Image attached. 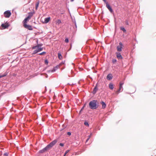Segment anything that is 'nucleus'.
Wrapping results in <instances>:
<instances>
[{"label": "nucleus", "mask_w": 156, "mask_h": 156, "mask_svg": "<svg viewBox=\"0 0 156 156\" xmlns=\"http://www.w3.org/2000/svg\"><path fill=\"white\" fill-rule=\"evenodd\" d=\"M74 23L75 25V27H74L73 28L74 29L75 28V29L73 31V34L74 35L77 31V26L76 23V22L75 18L74 17Z\"/></svg>", "instance_id": "nucleus-11"}, {"label": "nucleus", "mask_w": 156, "mask_h": 156, "mask_svg": "<svg viewBox=\"0 0 156 156\" xmlns=\"http://www.w3.org/2000/svg\"><path fill=\"white\" fill-rule=\"evenodd\" d=\"M45 89L47 91V87H46V86L45 87Z\"/></svg>", "instance_id": "nucleus-53"}, {"label": "nucleus", "mask_w": 156, "mask_h": 156, "mask_svg": "<svg viewBox=\"0 0 156 156\" xmlns=\"http://www.w3.org/2000/svg\"><path fill=\"white\" fill-rule=\"evenodd\" d=\"M66 126H64V125H62V129H60V131H62L63 129H65L66 128Z\"/></svg>", "instance_id": "nucleus-35"}, {"label": "nucleus", "mask_w": 156, "mask_h": 156, "mask_svg": "<svg viewBox=\"0 0 156 156\" xmlns=\"http://www.w3.org/2000/svg\"><path fill=\"white\" fill-rule=\"evenodd\" d=\"M74 0H70V1L71 2H73Z\"/></svg>", "instance_id": "nucleus-52"}, {"label": "nucleus", "mask_w": 156, "mask_h": 156, "mask_svg": "<svg viewBox=\"0 0 156 156\" xmlns=\"http://www.w3.org/2000/svg\"><path fill=\"white\" fill-rule=\"evenodd\" d=\"M56 21H57V23H58V24H60V23H61V20L60 19H58Z\"/></svg>", "instance_id": "nucleus-34"}, {"label": "nucleus", "mask_w": 156, "mask_h": 156, "mask_svg": "<svg viewBox=\"0 0 156 156\" xmlns=\"http://www.w3.org/2000/svg\"><path fill=\"white\" fill-rule=\"evenodd\" d=\"M59 65H57L54 67L52 69L53 72H55L59 68Z\"/></svg>", "instance_id": "nucleus-22"}, {"label": "nucleus", "mask_w": 156, "mask_h": 156, "mask_svg": "<svg viewBox=\"0 0 156 156\" xmlns=\"http://www.w3.org/2000/svg\"><path fill=\"white\" fill-rule=\"evenodd\" d=\"M43 33V32H41V33H40L39 32H37V33H35V34L36 35H37V34H42V33Z\"/></svg>", "instance_id": "nucleus-45"}, {"label": "nucleus", "mask_w": 156, "mask_h": 156, "mask_svg": "<svg viewBox=\"0 0 156 156\" xmlns=\"http://www.w3.org/2000/svg\"><path fill=\"white\" fill-rule=\"evenodd\" d=\"M33 27L34 28H35V29H36V27Z\"/></svg>", "instance_id": "nucleus-56"}, {"label": "nucleus", "mask_w": 156, "mask_h": 156, "mask_svg": "<svg viewBox=\"0 0 156 156\" xmlns=\"http://www.w3.org/2000/svg\"><path fill=\"white\" fill-rule=\"evenodd\" d=\"M10 25L9 23L7 22L5 23H2L1 25L2 29H7L9 26Z\"/></svg>", "instance_id": "nucleus-6"}, {"label": "nucleus", "mask_w": 156, "mask_h": 156, "mask_svg": "<svg viewBox=\"0 0 156 156\" xmlns=\"http://www.w3.org/2000/svg\"><path fill=\"white\" fill-rule=\"evenodd\" d=\"M4 15L5 18H9L11 15V11L9 10H7L5 11L4 13Z\"/></svg>", "instance_id": "nucleus-4"}, {"label": "nucleus", "mask_w": 156, "mask_h": 156, "mask_svg": "<svg viewBox=\"0 0 156 156\" xmlns=\"http://www.w3.org/2000/svg\"><path fill=\"white\" fill-rule=\"evenodd\" d=\"M99 106V103L96 100H93L89 103V107L91 109L94 110L97 108Z\"/></svg>", "instance_id": "nucleus-1"}, {"label": "nucleus", "mask_w": 156, "mask_h": 156, "mask_svg": "<svg viewBox=\"0 0 156 156\" xmlns=\"http://www.w3.org/2000/svg\"><path fill=\"white\" fill-rule=\"evenodd\" d=\"M8 155H9V153L7 152L3 154L4 156H8Z\"/></svg>", "instance_id": "nucleus-41"}, {"label": "nucleus", "mask_w": 156, "mask_h": 156, "mask_svg": "<svg viewBox=\"0 0 156 156\" xmlns=\"http://www.w3.org/2000/svg\"><path fill=\"white\" fill-rule=\"evenodd\" d=\"M47 72L48 73H50V72H51V73H54V72H53V70H52H52H48L47 71Z\"/></svg>", "instance_id": "nucleus-40"}, {"label": "nucleus", "mask_w": 156, "mask_h": 156, "mask_svg": "<svg viewBox=\"0 0 156 156\" xmlns=\"http://www.w3.org/2000/svg\"><path fill=\"white\" fill-rule=\"evenodd\" d=\"M78 9H79V8H81V9H83V8H82V7H78Z\"/></svg>", "instance_id": "nucleus-55"}, {"label": "nucleus", "mask_w": 156, "mask_h": 156, "mask_svg": "<svg viewBox=\"0 0 156 156\" xmlns=\"http://www.w3.org/2000/svg\"><path fill=\"white\" fill-rule=\"evenodd\" d=\"M84 124L87 126L89 127V124L87 120H85L84 121Z\"/></svg>", "instance_id": "nucleus-23"}, {"label": "nucleus", "mask_w": 156, "mask_h": 156, "mask_svg": "<svg viewBox=\"0 0 156 156\" xmlns=\"http://www.w3.org/2000/svg\"><path fill=\"white\" fill-rule=\"evenodd\" d=\"M26 41L25 42V44H26Z\"/></svg>", "instance_id": "nucleus-59"}, {"label": "nucleus", "mask_w": 156, "mask_h": 156, "mask_svg": "<svg viewBox=\"0 0 156 156\" xmlns=\"http://www.w3.org/2000/svg\"><path fill=\"white\" fill-rule=\"evenodd\" d=\"M68 10H69V14H70V17H71V20H72V22H73V23H74V19H73V17H72V16H71V13H70V11H69V8H68ZM74 17L75 18V17H74Z\"/></svg>", "instance_id": "nucleus-29"}, {"label": "nucleus", "mask_w": 156, "mask_h": 156, "mask_svg": "<svg viewBox=\"0 0 156 156\" xmlns=\"http://www.w3.org/2000/svg\"><path fill=\"white\" fill-rule=\"evenodd\" d=\"M70 45H71V48H70V49H71V48H72V43H70Z\"/></svg>", "instance_id": "nucleus-49"}, {"label": "nucleus", "mask_w": 156, "mask_h": 156, "mask_svg": "<svg viewBox=\"0 0 156 156\" xmlns=\"http://www.w3.org/2000/svg\"><path fill=\"white\" fill-rule=\"evenodd\" d=\"M45 152V151H44V148L42 149L39 150L38 153V154H42L43 153H44Z\"/></svg>", "instance_id": "nucleus-26"}, {"label": "nucleus", "mask_w": 156, "mask_h": 156, "mask_svg": "<svg viewBox=\"0 0 156 156\" xmlns=\"http://www.w3.org/2000/svg\"><path fill=\"white\" fill-rule=\"evenodd\" d=\"M86 106V104L85 103V104H84L83 105V106L81 108L80 110L79 111V115H81L82 112L83 111V110L84 109V108Z\"/></svg>", "instance_id": "nucleus-18"}, {"label": "nucleus", "mask_w": 156, "mask_h": 156, "mask_svg": "<svg viewBox=\"0 0 156 156\" xmlns=\"http://www.w3.org/2000/svg\"><path fill=\"white\" fill-rule=\"evenodd\" d=\"M67 134L69 135V136H70L71 135V132H68L67 133Z\"/></svg>", "instance_id": "nucleus-42"}, {"label": "nucleus", "mask_w": 156, "mask_h": 156, "mask_svg": "<svg viewBox=\"0 0 156 156\" xmlns=\"http://www.w3.org/2000/svg\"><path fill=\"white\" fill-rule=\"evenodd\" d=\"M120 52L118 51L115 52L116 57L119 59H122L123 58V57L121 55Z\"/></svg>", "instance_id": "nucleus-10"}, {"label": "nucleus", "mask_w": 156, "mask_h": 156, "mask_svg": "<svg viewBox=\"0 0 156 156\" xmlns=\"http://www.w3.org/2000/svg\"><path fill=\"white\" fill-rule=\"evenodd\" d=\"M30 19V18L28 17V16H27L26 17H25L23 21V25L25 24H27L28 21Z\"/></svg>", "instance_id": "nucleus-13"}, {"label": "nucleus", "mask_w": 156, "mask_h": 156, "mask_svg": "<svg viewBox=\"0 0 156 156\" xmlns=\"http://www.w3.org/2000/svg\"><path fill=\"white\" fill-rule=\"evenodd\" d=\"M58 58L60 60H61L62 59L63 57L62 55L61 52L60 51H59L58 53Z\"/></svg>", "instance_id": "nucleus-17"}, {"label": "nucleus", "mask_w": 156, "mask_h": 156, "mask_svg": "<svg viewBox=\"0 0 156 156\" xmlns=\"http://www.w3.org/2000/svg\"><path fill=\"white\" fill-rule=\"evenodd\" d=\"M125 24H126V25H127V26L129 25L128 20H125Z\"/></svg>", "instance_id": "nucleus-36"}, {"label": "nucleus", "mask_w": 156, "mask_h": 156, "mask_svg": "<svg viewBox=\"0 0 156 156\" xmlns=\"http://www.w3.org/2000/svg\"><path fill=\"white\" fill-rule=\"evenodd\" d=\"M44 49L43 47H40V48H38L35 49L34 50L33 53H32V55H35L37 53L40 52L42 51Z\"/></svg>", "instance_id": "nucleus-7"}, {"label": "nucleus", "mask_w": 156, "mask_h": 156, "mask_svg": "<svg viewBox=\"0 0 156 156\" xmlns=\"http://www.w3.org/2000/svg\"><path fill=\"white\" fill-rule=\"evenodd\" d=\"M69 150H67L65 153L64 155H65V156H66V154H67V153H68L69 151Z\"/></svg>", "instance_id": "nucleus-43"}, {"label": "nucleus", "mask_w": 156, "mask_h": 156, "mask_svg": "<svg viewBox=\"0 0 156 156\" xmlns=\"http://www.w3.org/2000/svg\"><path fill=\"white\" fill-rule=\"evenodd\" d=\"M43 44L42 43H38L37 44V48H40V47H41L43 46Z\"/></svg>", "instance_id": "nucleus-27"}, {"label": "nucleus", "mask_w": 156, "mask_h": 156, "mask_svg": "<svg viewBox=\"0 0 156 156\" xmlns=\"http://www.w3.org/2000/svg\"><path fill=\"white\" fill-rule=\"evenodd\" d=\"M44 62L45 64L48 65V61L47 59H46L44 60Z\"/></svg>", "instance_id": "nucleus-31"}, {"label": "nucleus", "mask_w": 156, "mask_h": 156, "mask_svg": "<svg viewBox=\"0 0 156 156\" xmlns=\"http://www.w3.org/2000/svg\"><path fill=\"white\" fill-rule=\"evenodd\" d=\"M123 45L121 42L119 43V45L117 46L116 48L118 51L121 52L122 51Z\"/></svg>", "instance_id": "nucleus-5"}, {"label": "nucleus", "mask_w": 156, "mask_h": 156, "mask_svg": "<svg viewBox=\"0 0 156 156\" xmlns=\"http://www.w3.org/2000/svg\"><path fill=\"white\" fill-rule=\"evenodd\" d=\"M25 100H27V98H25Z\"/></svg>", "instance_id": "nucleus-51"}, {"label": "nucleus", "mask_w": 156, "mask_h": 156, "mask_svg": "<svg viewBox=\"0 0 156 156\" xmlns=\"http://www.w3.org/2000/svg\"><path fill=\"white\" fill-rule=\"evenodd\" d=\"M57 141V139H55L44 148L45 152H46L51 149L56 144Z\"/></svg>", "instance_id": "nucleus-2"}, {"label": "nucleus", "mask_w": 156, "mask_h": 156, "mask_svg": "<svg viewBox=\"0 0 156 156\" xmlns=\"http://www.w3.org/2000/svg\"><path fill=\"white\" fill-rule=\"evenodd\" d=\"M23 26L25 28L29 30H33L32 26L29 24H25L23 25Z\"/></svg>", "instance_id": "nucleus-8"}, {"label": "nucleus", "mask_w": 156, "mask_h": 156, "mask_svg": "<svg viewBox=\"0 0 156 156\" xmlns=\"http://www.w3.org/2000/svg\"><path fill=\"white\" fill-rule=\"evenodd\" d=\"M110 89L111 90H113L114 88L113 84L112 83H110L108 85Z\"/></svg>", "instance_id": "nucleus-20"}, {"label": "nucleus", "mask_w": 156, "mask_h": 156, "mask_svg": "<svg viewBox=\"0 0 156 156\" xmlns=\"http://www.w3.org/2000/svg\"><path fill=\"white\" fill-rule=\"evenodd\" d=\"M65 61H62L61 62L59 65H61L62 64H65Z\"/></svg>", "instance_id": "nucleus-44"}, {"label": "nucleus", "mask_w": 156, "mask_h": 156, "mask_svg": "<svg viewBox=\"0 0 156 156\" xmlns=\"http://www.w3.org/2000/svg\"><path fill=\"white\" fill-rule=\"evenodd\" d=\"M51 19V17L50 16L45 18L44 19V21L43 23H48L50 21Z\"/></svg>", "instance_id": "nucleus-15"}, {"label": "nucleus", "mask_w": 156, "mask_h": 156, "mask_svg": "<svg viewBox=\"0 0 156 156\" xmlns=\"http://www.w3.org/2000/svg\"><path fill=\"white\" fill-rule=\"evenodd\" d=\"M101 104L102 105V108L104 109L106 107V103L104 102L103 101H101L100 102Z\"/></svg>", "instance_id": "nucleus-16"}, {"label": "nucleus", "mask_w": 156, "mask_h": 156, "mask_svg": "<svg viewBox=\"0 0 156 156\" xmlns=\"http://www.w3.org/2000/svg\"><path fill=\"white\" fill-rule=\"evenodd\" d=\"M71 72H72V73L73 72V71H72V70H71Z\"/></svg>", "instance_id": "nucleus-57"}, {"label": "nucleus", "mask_w": 156, "mask_h": 156, "mask_svg": "<svg viewBox=\"0 0 156 156\" xmlns=\"http://www.w3.org/2000/svg\"><path fill=\"white\" fill-rule=\"evenodd\" d=\"M63 156H65V155H64Z\"/></svg>", "instance_id": "nucleus-61"}, {"label": "nucleus", "mask_w": 156, "mask_h": 156, "mask_svg": "<svg viewBox=\"0 0 156 156\" xmlns=\"http://www.w3.org/2000/svg\"><path fill=\"white\" fill-rule=\"evenodd\" d=\"M123 87H121L119 86V89L115 91V92L116 94L117 95L120 92L122 91L123 90Z\"/></svg>", "instance_id": "nucleus-12"}, {"label": "nucleus", "mask_w": 156, "mask_h": 156, "mask_svg": "<svg viewBox=\"0 0 156 156\" xmlns=\"http://www.w3.org/2000/svg\"><path fill=\"white\" fill-rule=\"evenodd\" d=\"M91 136H90V135H89L88 136V138H89V139H90V137H91Z\"/></svg>", "instance_id": "nucleus-50"}, {"label": "nucleus", "mask_w": 156, "mask_h": 156, "mask_svg": "<svg viewBox=\"0 0 156 156\" xmlns=\"http://www.w3.org/2000/svg\"><path fill=\"white\" fill-rule=\"evenodd\" d=\"M8 73L6 72L4 73H3L0 74V78H2L3 77H5L7 76Z\"/></svg>", "instance_id": "nucleus-19"}, {"label": "nucleus", "mask_w": 156, "mask_h": 156, "mask_svg": "<svg viewBox=\"0 0 156 156\" xmlns=\"http://www.w3.org/2000/svg\"><path fill=\"white\" fill-rule=\"evenodd\" d=\"M34 13V12H30L28 13V15L27 16L28 17L31 18L32 16H33V14Z\"/></svg>", "instance_id": "nucleus-21"}, {"label": "nucleus", "mask_w": 156, "mask_h": 156, "mask_svg": "<svg viewBox=\"0 0 156 156\" xmlns=\"http://www.w3.org/2000/svg\"><path fill=\"white\" fill-rule=\"evenodd\" d=\"M124 83L123 82H120V83L119 85V86H121V87H123L122 86L124 84Z\"/></svg>", "instance_id": "nucleus-37"}, {"label": "nucleus", "mask_w": 156, "mask_h": 156, "mask_svg": "<svg viewBox=\"0 0 156 156\" xmlns=\"http://www.w3.org/2000/svg\"><path fill=\"white\" fill-rule=\"evenodd\" d=\"M117 60L115 58L113 59L112 60V62L113 64L115 63V62H117Z\"/></svg>", "instance_id": "nucleus-33"}, {"label": "nucleus", "mask_w": 156, "mask_h": 156, "mask_svg": "<svg viewBox=\"0 0 156 156\" xmlns=\"http://www.w3.org/2000/svg\"><path fill=\"white\" fill-rule=\"evenodd\" d=\"M68 85H70V84H69V83H68Z\"/></svg>", "instance_id": "nucleus-58"}, {"label": "nucleus", "mask_w": 156, "mask_h": 156, "mask_svg": "<svg viewBox=\"0 0 156 156\" xmlns=\"http://www.w3.org/2000/svg\"><path fill=\"white\" fill-rule=\"evenodd\" d=\"M36 43L37 44H38V39H36Z\"/></svg>", "instance_id": "nucleus-46"}, {"label": "nucleus", "mask_w": 156, "mask_h": 156, "mask_svg": "<svg viewBox=\"0 0 156 156\" xmlns=\"http://www.w3.org/2000/svg\"><path fill=\"white\" fill-rule=\"evenodd\" d=\"M106 4V6L107 8L109 10V11L112 13H114V11L110 4L108 3L106 0H102Z\"/></svg>", "instance_id": "nucleus-3"}, {"label": "nucleus", "mask_w": 156, "mask_h": 156, "mask_svg": "<svg viewBox=\"0 0 156 156\" xmlns=\"http://www.w3.org/2000/svg\"><path fill=\"white\" fill-rule=\"evenodd\" d=\"M88 77H89L91 80H93L92 78L90 77L89 75L88 76Z\"/></svg>", "instance_id": "nucleus-48"}, {"label": "nucleus", "mask_w": 156, "mask_h": 156, "mask_svg": "<svg viewBox=\"0 0 156 156\" xmlns=\"http://www.w3.org/2000/svg\"><path fill=\"white\" fill-rule=\"evenodd\" d=\"M59 145L62 147H63L64 146V144L63 143H60Z\"/></svg>", "instance_id": "nucleus-39"}, {"label": "nucleus", "mask_w": 156, "mask_h": 156, "mask_svg": "<svg viewBox=\"0 0 156 156\" xmlns=\"http://www.w3.org/2000/svg\"><path fill=\"white\" fill-rule=\"evenodd\" d=\"M40 1H38V2H37L35 5V9L37 10L38 9V7H39V4Z\"/></svg>", "instance_id": "nucleus-25"}, {"label": "nucleus", "mask_w": 156, "mask_h": 156, "mask_svg": "<svg viewBox=\"0 0 156 156\" xmlns=\"http://www.w3.org/2000/svg\"><path fill=\"white\" fill-rule=\"evenodd\" d=\"M112 78L113 76L112 74L111 73L108 74L106 76L107 80H111L112 79Z\"/></svg>", "instance_id": "nucleus-14"}, {"label": "nucleus", "mask_w": 156, "mask_h": 156, "mask_svg": "<svg viewBox=\"0 0 156 156\" xmlns=\"http://www.w3.org/2000/svg\"><path fill=\"white\" fill-rule=\"evenodd\" d=\"M92 133H91L90 134V136H92Z\"/></svg>", "instance_id": "nucleus-54"}, {"label": "nucleus", "mask_w": 156, "mask_h": 156, "mask_svg": "<svg viewBox=\"0 0 156 156\" xmlns=\"http://www.w3.org/2000/svg\"><path fill=\"white\" fill-rule=\"evenodd\" d=\"M65 42L66 43H68L69 42V39L68 37H66L65 39Z\"/></svg>", "instance_id": "nucleus-32"}, {"label": "nucleus", "mask_w": 156, "mask_h": 156, "mask_svg": "<svg viewBox=\"0 0 156 156\" xmlns=\"http://www.w3.org/2000/svg\"><path fill=\"white\" fill-rule=\"evenodd\" d=\"M47 53L46 51H43L40 53H38V54L40 55H44L46 54Z\"/></svg>", "instance_id": "nucleus-28"}, {"label": "nucleus", "mask_w": 156, "mask_h": 156, "mask_svg": "<svg viewBox=\"0 0 156 156\" xmlns=\"http://www.w3.org/2000/svg\"><path fill=\"white\" fill-rule=\"evenodd\" d=\"M135 40L136 41V40L135 39Z\"/></svg>", "instance_id": "nucleus-60"}, {"label": "nucleus", "mask_w": 156, "mask_h": 156, "mask_svg": "<svg viewBox=\"0 0 156 156\" xmlns=\"http://www.w3.org/2000/svg\"><path fill=\"white\" fill-rule=\"evenodd\" d=\"M24 96H22L21 97H17V99L19 100H21V99L22 98H24Z\"/></svg>", "instance_id": "nucleus-30"}, {"label": "nucleus", "mask_w": 156, "mask_h": 156, "mask_svg": "<svg viewBox=\"0 0 156 156\" xmlns=\"http://www.w3.org/2000/svg\"><path fill=\"white\" fill-rule=\"evenodd\" d=\"M120 30L123 31V33H126V30L125 29V28L123 27H120Z\"/></svg>", "instance_id": "nucleus-24"}, {"label": "nucleus", "mask_w": 156, "mask_h": 156, "mask_svg": "<svg viewBox=\"0 0 156 156\" xmlns=\"http://www.w3.org/2000/svg\"><path fill=\"white\" fill-rule=\"evenodd\" d=\"M98 83H97L96 84L95 87L94 88L93 91L92 92V93L94 95L96 93L97 91L98 90Z\"/></svg>", "instance_id": "nucleus-9"}, {"label": "nucleus", "mask_w": 156, "mask_h": 156, "mask_svg": "<svg viewBox=\"0 0 156 156\" xmlns=\"http://www.w3.org/2000/svg\"><path fill=\"white\" fill-rule=\"evenodd\" d=\"M36 48L37 49V45L34 46L32 47V49H35Z\"/></svg>", "instance_id": "nucleus-38"}, {"label": "nucleus", "mask_w": 156, "mask_h": 156, "mask_svg": "<svg viewBox=\"0 0 156 156\" xmlns=\"http://www.w3.org/2000/svg\"><path fill=\"white\" fill-rule=\"evenodd\" d=\"M90 139H89V138H88L86 140V143L87 142H88V141Z\"/></svg>", "instance_id": "nucleus-47"}]
</instances>
